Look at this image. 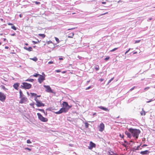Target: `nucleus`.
Returning <instances> with one entry per match:
<instances>
[{
	"instance_id": "nucleus-56",
	"label": "nucleus",
	"mask_w": 155,
	"mask_h": 155,
	"mask_svg": "<svg viewBox=\"0 0 155 155\" xmlns=\"http://www.w3.org/2000/svg\"><path fill=\"white\" fill-rule=\"evenodd\" d=\"M19 16L20 18H21L22 16V15L20 14L19 15Z\"/></svg>"
},
{
	"instance_id": "nucleus-37",
	"label": "nucleus",
	"mask_w": 155,
	"mask_h": 155,
	"mask_svg": "<svg viewBox=\"0 0 155 155\" xmlns=\"http://www.w3.org/2000/svg\"><path fill=\"white\" fill-rule=\"evenodd\" d=\"M110 58V57H107L105 58L104 59V60L106 61H107Z\"/></svg>"
},
{
	"instance_id": "nucleus-59",
	"label": "nucleus",
	"mask_w": 155,
	"mask_h": 155,
	"mask_svg": "<svg viewBox=\"0 0 155 155\" xmlns=\"http://www.w3.org/2000/svg\"><path fill=\"white\" fill-rule=\"evenodd\" d=\"M122 145L125 147H126V145L124 144H122Z\"/></svg>"
},
{
	"instance_id": "nucleus-11",
	"label": "nucleus",
	"mask_w": 155,
	"mask_h": 155,
	"mask_svg": "<svg viewBox=\"0 0 155 155\" xmlns=\"http://www.w3.org/2000/svg\"><path fill=\"white\" fill-rule=\"evenodd\" d=\"M36 104L38 107H40L41 106L44 107L45 106V104L42 103L41 101H40L37 102Z\"/></svg>"
},
{
	"instance_id": "nucleus-52",
	"label": "nucleus",
	"mask_w": 155,
	"mask_h": 155,
	"mask_svg": "<svg viewBox=\"0 0 155 155\" xmlns=\"http://www.w3.org/2000/svg\"><path fill=\"white\" fill-rule=\"evenodd\" d=\"M147 145L146 144H144L142 146V147H143L145 146H147Z\"/></svg>"
},
{
	"instance_id": "nucleus-44",
	"label": "nucleus",
	"mask_w": 155,
	"mask_h": 155,
	"mask_svg": "<svg viewBox=\"0 0 155 155\" xmlns=\"http://www.w3.org/2000/svg\"><path fill=\"white\" fill-rule=\"evenodd\" d=\"M55 39L56 41L57 42H58V41H59V39L56 37L55 38Z\"/></svg>"
},
{
	"instance_id": "nucleus-36",
	"label": "nucleus",
	"mask_w": 155,
	"mask_h": 155,
	"mask_svg": "<svg viewBox=\"0 0 155 155\" xmlns=\"http://www.w3.org/2000/svg\"><path fill=\"white\" fill-rule=\"evenodd\" d=\"M76 28H77V27H74V28H69V29H68V30H73V29H75Z\"/></svg>"
},
{
	"instance_id": "nucleus-54",
	"label": "nucleus",
	"mask_w": 155,
	"mask_h": 155,
	"mask_svg": "<svg viewBox=\"0 0 155 155\" xmlns=\"http://www.w3.org/2000/svg\"><path fill=\"white\" fill-rule=\"evenodd\" d=\"M43 113L46 116L47 115V112H45V113Z\"/></svg>"
},
{
	"instance_id": "nucleus-16",
	"label": "nucleus",
	"mask_w": 155,
	"mask_h": 155,
	"mask_svg": "<svg viewBox=\"0 0 155 155\" xmlns=\"http://www.w3.org/2000/svg\"><path fill=\"white\" fill-rule=\"evenodd\" d=\"M24 49L26 50H27L29 51H31L32 50V48L31 47H29L28 48H27L26 47H24Z\"/></svg>"
},
{
	"instance_id": "nucleus-27",
	"label": "nucleus",
	"mask_w": 155,
	"mask_h": 155,
	"mask_svg": "<svg viewBox=\"0 0 155 155\" xmlns=\"http://www.w3.org/2000/svg\"><path fill=\"white\" fill-rule=\"evenodd\" d=\"M118 48H114V49H113L112 50H110V51H111V52L114 51H116V50H117V49Z\"/></svg>"
},
{
	"instance_id": "nucleus-60",
	"label": "nucleus",
	"mask_w": 155,
	"mask_h": 155,
	"mask_svg": "<svg viewBox=\"0 0 155 155\" xmlns=\"http://www.w3.org/2000/svg\"><path fill=\"white\" fill-rule=\"evenodd\" d=\"M15 35V33H14V34H12L11 35V36H14Z\"/></svg>"
},
{
	"instance_id": "nucleus-13",
	"label": "nucleus",
	"mask_w": 155,
	"mask_h": 155,
	"mask_svg": "<svg viewBox=\"0 0 155 155\" xmlns=\"http://www.w3.org/2000/svg\"><path fill=\"white\" fill-rule=\"evenodd\" d=\"M19 83H16L15 84L13 85V87L15 89L17 90L18 88V87L19 86Z\"/></svg>"
},
{
	"instance_id": "nucleus-20",
	"label": "nucleus",
	"mask_w": 155,
	"mask_h": 155,
	"mask_svg": "<svg viewBox=\"0 0 155 155\" xmlns=\"http://www.w3.org/2000/svg\"><path fill=\"white\" fill-rule=\"evenodd\" d=\"M38 35L40 36H41L43 38H44L45 37V34H39Z\"/></svg>"
},
{
	"instance_id": "nucleus-34",
	"label": "nucleus",
	"mask_w": 155,
	"mask_h": 155,
	"mask_svg": "<svg viewBox=\"0 0 155 155\" xmlns=\"http://www.w3.org/2000/svg\"><path fill=\"white\" fill-rule=\"evenodd\" d=\"M27 142L28 143H31V142L30 140H27Z\"/></svg>"
},
{
	"instance_id": "nucleus-57",
	"label": "nucleus",
	"mask_w": 155,
	"mask_h": 155,
	"mask_svg": "<svg viewBox=\"0 0 155 155\" xmlns=\"http://www.w3.org/2000/svg\"><path fill=\"white\" fill-rule=\"evenodd\" d=\"M59 59L60 60H63V59L62 58H59Z\"/></svg>"
},
{
	"instance_id": "nucleus-63",
	"label": "nucleus",
	"mask_w": 155,
	"mask_h": 155,
	"mask_svg": "<svg viewBox=\"0 0 155 155\" xmlns=\"http://www.w3.org/2000/svg\"><path fill=\"white\" fill-rule=\"evenodd\" d=\"M42 75H43V76H45V74H44V72H43L42 73Z\"/></svg>"
},
{
	"instance_id": "nucleus-32",
	"label": "nucleus",
	"mask_w": 155,
	"mask_h": 155,
	"mask_svg": "<svg viewBox=\"0 0 155 155\" xmlns=\"http://www.w3.org/2000/svg\"><path fill=\"white\" fill-rule=\"evenodd\" d=\"M40 75V74H36L33 75V76L34 77H38V76H39Z\"/></svg>"
},
{
	"instance_id": "nucleus-41",
	"label": "nucleus",
	"mask_w": 155,
	"mask_h": 155,
	"mask_svg": "<svg viewBox=\"0 0 155 155\" xmlns=\"http://www.w3.org/2000/svg\"><path fill=\"white\" fill-rule=\"evenodd\" d=\"M35 3H36V4L38 5V4H40V2H39L36 1L35 2Z\"/></svg>"
},
{
	"instance_id": "nucleus-50",
	"label": "nucleus",
	"mask_w": 155,
	"mask_h": 155,
	"mask_svg": "<svg viewBox=\"0 0 155 155\" xmlns=\"http://www.w3.org/2000/svg\"><path fill=\"white\" fill-rule=\"evenodd\" d=\"M101 3L103 4H105L106 3V2H102Z\"/></svg>"
},
{
	"instance_id": "nucleus-47",
	"label": "nucleus",
	"mask_w": 155,
	"mask_h": 155,
	"mask_svg": "<svg viewBox=\"0 0 155 155\" xmlns=\"http://www.w3.org/2000/svg\"><path fill=\"white\" fill-rule=\"evenodd\" d=\"M91 87V86H89L86 88V90H87Z\"/></svg>"
},
{
	"instance_id": "nucleus-26",
	"label": "nucleus",
	"mask_w": 155,
	"mask_h": 155,
	"mask_svg": "<svg viewBox=\"0 0 155 155\" xmlns=\"http://www.w3.org/2000/svg\"><path fill=\"white\" fill-rule=\"evenodd\" d=\"M1 87L2 89L5 90V91H6L7 90V89L6 88H5V87L4 85H2Z\"/></svg>"
},
{
	"instance_id": "nucleus-5",
	"label": "nucleus",
	"mask_w": 155,
	"mask_h": 155,
	"mask_svg": "<svg viewBox=\"0 0 155 155\" xmlns=\"http://www.w3.org/2000/svg\"><path fill=\"white\" fill-rule=\"evenodd\" d=\"M44 87L46 88L45 91L48 93H54L53 91L52 90L51 88L49 85H44Z\"/></svg>"
},
{
	"instance_id": "nucleus-9",
	"label": "nucleus",
	"mask_w": 155,
	"mask_h": 155,
	"mask_svg": "<svg viewBox=\"0 0 155 155\" xmlns=\"http://www.w3.org/2000/svg\"><path fill=\"white\" fill-rule=\"evenodd\" d=\"M95 144L92 142L91 141L90 143V146L88 147V148L89 149L91 150L93 147H95Z\"/></svg>"
},
{
	"instance_id": "nucleus-3",
	"label": "nucleus",
	"mask_w": 155,
	"mask_h": 155,
	"mask_svg": "<svg viewBox=\"0 0 155 155\" xmlns=\"http://www.w3.org/2000/svg\"><path fill=\"white\" fill-rule=\"evenodd\" d=\"M22 84L23 85H21V87L22 88L29 89L31 87V85L30 84L26 82L22 83Z\"/></svg>"
},
{
	"instance_id": "nucleus-38",
	"label": "nucleus",
	"mask_w": 155,
	"mask_h": 155,
	"mask_svg": "<svg viewBox=\"0 0 155 155\" xmlns=\"http://www.w3.org/2000/svg\"><path fill=\"white\" fill-rule=\"evenodd\" d=\"M140 40H136L135 41V43H139V42H140Z\"/></svg>"
},
{
	"instance_id": "nucleus-31",
	"label": "nucleus",
	"mask_w": 155,
	"mask_h": 155,
	"mask_svg": "<svg viewBox=\"0 0 155 155\" xmlns=\"http://www.w3.org/2000/svg\"><path fill=\"white\" fill-rule=\"evenodd\" d=\"M114 79V78H111L110 80H109V81H108V84H109L111 82V81L113 80Z\"/></svg>"
},
{
	"instance_id": "nucleus-55",
	"label": "nucleus",
	"mask_w": 155,
	"mask_h": 155,
	"mask_svg": "<svg viewBox=\"0 0 155 155\" xmlns=\"http://www.w3.org/2000/svg\"><path fill=\"white\" fill-rule=\"evenodd\" d=\"M8 25H12L13 24L11 23H9L8 24Z\"/></svg>"
},
{
	"instance_id": "nucleus-23",
	"label": "nucleus",
	"mask_w": 155,
	"mask_h": 155,
	"mask_svg": "<svg viewBox=\"0 0 155 155\" xmlns=\"http://www.w3.org/2000/svg\"><path fill=\"white\" fill-rule=\"evenodd\" d=\"M85 127L86 128H87L88 127L89 124L88 123H87L86 122L85 123Z\"/></svg>"
},
{
	"instance_id": "nucleus-39",
	"label": "nucleus",
	"mask_w": 155,
	"mask_h": 155,
	"mask_svg": "<svg viewBox=\"0 0 155 155\" xmlns=\"http://www.w3.org/2000/svg\"><path fill=\"white\" fill-rule=\"evenodd\" d=\"M99 67H96L95 68V70H96V71H97L98 70H99Z\"/></svg>"
},
{
	"instance_id": "nucleus-14",
	"label": "nucleus",
	"mask_w": 155,
	"mask_h": 155,
	"mask_svg": "<svg viewBox=\"0 0 155 155\" xmlns=\"http://www.w3.org/2000/svg\"><path fill=\"white\" fill-rule=\"evenodd\" d=\"M149 152L147 150H146L144 151H141L140 153L142 154H146L148 153Z\"/></svg>"
},
{
	"instance_id": "nucleus-6",
	"label": "nucleus",
	"mask_w": 155,
	"mask_h": 155,
	"mask_svg": "<svg viewBox=\"0 0 155 155\" xmlns=\"http://www.w3.org/2000/svg\"><path fill=\"white\" fill-rule=\"evenodd\" d=\"M39 77L38 79V82L40 83L41 84L42 82V81L45 80V76H44L40 75L39 76Z\"/></svg>"
},
{
	"instance_id": "nucleus-12",
	"label": "nucleus",
	"mask_w": 155,
	"mask_h": 155,
	"mask_svg": "<svg viewBox=\"0 0 155 155\" xmlns=\"http://www.w3.org/2000/svg\"><path fill=\"white\" fill-rule=\"evenodd\" d=\"M125 133L127 136L128 137L130 138L131 137L132 135L131 134L127 131H126L125 132Z\"/></svg>"
},
{
	"instance_id": "nucleus-29",
	"label": "nucleus",
	"mask_w": 155,
	"mask_h": 155,
	"mask_svg": "<svg viewBox=\"0 0 155 155\" xmlns=\"http://www.w3.org/2000/svg\"><path fill=\"white\" fill-rule=\"evenodd\" d=\"M35 100L36 102V103L38 102V101H39L37 99V97H35Z\"/></svg>"
},
{
	"instance_id": "nucleus-51",
	"label": "nucleus",
	"mask_w": 155,
	"mask_h": 155,
	"mask_svg": "<svg viewBox=\"0 0 155 155\" xmlns=\"http://www.w3.org/2000/svg\"><path fill=\"white\" fill-rule=\"evenodd\" d=\"M152 101H153V100L152 99H151L150 101H147V103H149V102Z\"/></svg>"
},
{
	"instance_id": "nucleus-21",
	"label": "nucleus",
	"mask_w": 155,
	"mask_h": 155,
	"mask_svg": "<svg viewBox=\"0 0 155 155\" xmlns=\"http://www.w3.org/2000/svg\"><path fill=\"white\" fill-rule=\"evenodd\" d=\"M70 35L68 36V38H72L74 36V34L73 33H71L69 34Z\"/></svg>"
},
{
	"instance_id": "nucleus-62",
	"label": "nucleus",
	"mask_w": 155,
	"mask_h": 155,
	"mask_svg": "<svg viewBox=\"0 0 155 155\" xmlns=\"http://www.w3.org/2000/svg\"><path fill=\"white\" fill-rule=\"evenodd\" d=\"M8 47H7V46H5V49H8Z\"/></svg>"
},
{
	"instance_id": "nucleus-45",
	"label": "nucleus",
	"mask_w": 155,
	"mask_h": 155,
	"mask_svg": "<svg viewBox=\"0 0 155 155\" xmlns=\"http://www.w3.org/2000/svg\"><path fill=\"white\" fill-rule=\"evenodd\" d=\"M108 13V12H107L106 13H103V14H101V15H100V16H101V15H105L107 14Z\"/></svg>"
},
{
	"instance_id": "nucleus-2",
	"label": "nucleus",
	"mask_w": 155,
	"mask_h": 155,
	"mask_svg": "<svg viewBox=\"0 0 155 155\" xmlns=\"http://www.w3.org/2000/svg\"><path fill=\"white\" fill-rule=\"evenodd\" d=\"M128 130L131 133L133 137H135L137 139L138 138L139 134L140 131L139 130L130 128L128 129Z\"/></svg>"
},
{
	"instance_id": "nucleus-35",
	"label": "nucleus",
	"mask_w": 155,
	"mask_h": 155,
	"mask_svg": "<svg viewBox=\"0 0 155 155\" xmlns=\"http://www.w3.org/2000/svg\"><path fill=\"white\" fill-rule=\"evenodd\" d=\"M25 150H28L29 151H31V149H30V148H27V147L25 148Z\"/></svg>"
},
{
	"instance_id": "nucleus-10",
	"label": "nucleus",
	"mask_w": 155,
	"mask_h": 155,
	"mask_svg": "<svg viewBox=\"0 0 155 155\" xmlns=\"http://www.w3.org/2000/svg\"><path fill=\"white\" fill-rule=\"evenodd\" d=\"M99 127V130L101 132H102L104 129V125L103 123H102L100 124Z\"/></svg>"
},
{
	"instance_id": "nucleus-18",
	"label": "nucleus",
	"mask_w": 155,
	"mask_h": 155,
	"mask_svg": "<svg viewBox=\"0 0 155 155\" xmlns=\"http://www.w3.org/2000/svg\"><path fill=\"white\" fill-rule=\"evenodd\" d=\"M141 115H145L146 114V112L143 110V108L142 109V111L140 112Z\"/></svg>"
},
{
	"instance_id": "nucleus-4",
	"label": "nucleus",
	"mask_w": 155,
	"mask_h": 155,
	"mask_svg": "<svg viewBox=\"0 0 155 155\" xmlns=\"http://www.w3.org/2000/svg\"><path fill=\"white\" fill-rule=\"evenodd\" d=\"M37 114L39 119L41 121L43 122L47 121L48 120L47 118L44 117L40 113H38Z\"/></svg>"
},
{
	"instance_id": "nucleus-7",
	"label": "nucleus",
	"mask_w": 155,
	"mask_h": 155,
	"mask_svg": "<svg viewBox=\"0 0 155 155\" xmlns=\"http://www.w3.org/2000/svg\"><path fill=\"white\" fill-rule=\"evenodd\" d=\"M20 99H21L19 101V103L20 104L25 103V102H26L27 101V98L25 97H22L21 98H20Z\"/></svg>"
},
{
	"instance_id": "nucleus-33",
	"label": "nucleus",
	"mask_w": 155,
	"mask_h": 155,
	"mask_svg": "<svg viewBox=\"0 0 155 155\" xmlns=\"http://www.w3.org/2000/svg\"><path fill=\"white\" fill-rule=\"evenodd\" d=\"M32 42L33 43L35 44H37L38 43V42H39V41L38 40V41H33Z\"/></svg>"
},
{
	"instance_id": "nucleus-58",
	"label": "nucleus",
	"mask_w": 155,
	"mask_h": 155,
	"mask_svg": "<svg viewBox=\"0 0 155 155\" xmlns=\"http://www.w3.org/2000/svg\"><path fill=\"white\" fill-rule=\"evenodd\" d=\"M52 43V42L51 41H48V43L49 44V43Z\"/></svg>"
},
{
	"instance_id": "nucleus-28",
	"label": "nucleus",
	"mask_w": 155,
	"mask_h": 155,
	"mask_svg": "<svg viewBox=\"0 0 155 155\" xmlns=\"http://www.w3.org/2000/svg\"><path fill=\"white\" fill-rule=\"evenodd\" d=\"M11 28L13 30H16V27L14 26H13L11 27Z\"/></svg>"
},
{
	"instance_id": "nucleus-1",
	"label": "nucleus",
	"mask_w": 155,
	"mask_h": 155,
	"mask_svg": "<svg viewBox=\"0 0 155 155\" xmlns=\"http://www.w3.org/2000/svg\"><path fill=\"white\" fill-rule=\"evenodd\" d=\"M63 107L59 111L55 112L56 114H59L63 113H66L68 112L69 109L71 107V106L69 105L66 102H63L62 104Z\"/></svg>"
},
{
	"instance_id": "nucleus-25",
	"label": "nucleus",
	"mask_w": 155,
	"mask_h": 155,
	"mask_svg": "<svg viewBox=\"0 0 155 155\" xmlns=\"http://www.w3.org/2000/svg\"><path fill=\"white\" fill-rule=\"evenodd\" d=\"M36 110H37L40 111H41L43 113H45V110L44 109H36Z\"/></svg>"
},
{
	"instance_id": "nucleus-40",
	"label": "nucleus",
	"mask_w": 155,
	"mask_h": 155,
	"mask_svg": "<svg viewBox=\"0 0 155 155\" xmlns=\"http://www.w3.org/2000/svg\"><path fill=\"white\" fill-rule=\"evenodd\" d=\"M130 48H129L128 50L125 53V54H126L130 50Z\"/></svg>"
},
{
	"instance_id": "nucleus-22",
	"label": "nucleus",
	"mask_w": 155,
	"mask_h": 155,
	"mask_svg": "<svg viewBox=\"0 0 155 155\" xmlns=\"http://www.w3.org/2000/svg\"><path fill=\"white\" fill-rule=\"evenodd\" d=\"M34 81V79H28L25 80V81H29L32 82Z\"/></svg>"
},
{
	"instance_id": "nucleus-24",
	"label": "nucleus",
	"mask_w": 155,
	"mask_h": 155,
	"mask_svg": "<svg viewBox=\"0 0 155 155\" xmlns=\"http://www.w3.org/2000/svg\"><path fill=\"white\" fill-rule=\"evenodd\" d=\"M30 94H31L32 96L36 97L37 94L35 93H30Z\"/></svg>"
},
{
	"instance_id": "nucleus-48",
	"label": "nucleus",
	"mask_w": 155,
	"mask_h": 155,
	"mask_svg": "<svg viewBox=\"0 0 155 155\" xmlns=\"http://www.w3.org/2000/svg\"><path fill=\"white\" fill-rule=\"evenodd\" d=\"M104 80V79H102V78H101L99 79V81H101V82H102Z\"/></svg>"
},
{
	"instance_id": "nucleus-53",
	"label": "nucleus",
	"mask_w": 155,
	"mask_h": 155,
	"mask_svg": "<svg viewBox=\"0 0 155 155\" xmlns=\"http://www.w3.org/2000/svg\"><path fill=\"white\" fill-rule=\"evenodd\" d=\"M152 18H150L148 20V21H150L151 20H152Z\"/></svg>"
},
{
	"instance_id": "nucleus-8",
	"label": "nucleus",
	"mask_w": 155,
	"mask_h": 155,
	"mask_svg": "<svg viewBox=\"0 0 155 155\" xmlns=\"http://www.w3.org/2000/svg\"><path fill=\"white\" fill-rule=\"evenodd\" d=\"M5 99V96L4 94L2 92H0V100L3 101H4Z\"/></svg>"
},
{
	"instance_id": "nucleus-15",
	"label": "nucleus",
	"mask_w": 155,
	"mask_h": 155,
	"mask_svg": "<svg viewBox=\"0 0 155 155\" xmlns=\"http://www.w3.org/2000/svg\"><path fill=\"white\" fill-rule=\"evenodd\" d=\"M99 108H100L102 109V110H105L106 111H109V110H108V109L107 108H106L104 107L100 106L99 107Z\"/></svg>"
},
{
	"instance_id": "nucleus-61",
	"label": "nucleus",
	"mask_w": 155,
	"mask_h": 155,
	"mask_svg": "<svg viewBox=\"0 0 155 155\" xmlns=\"http://www.w3.org/2000/svg\"><path fill=\"white\" fill-rule=\"evenodd\" d=\"M149 88V87H146V88H145V89H144V90H147V89H148Z\"/></svg>"
},
{
	"instance_id": "nucleus-46",
	"label": "nucleus",
	"mask_w": 155,
	"mask_h": 155,
	"mask_svg": "<svg viewBox=\"0 0 155 155\" xmlns=\"http://www.w3.org/2000/svg\"><path fill=\"white\" fill-rule=\"evenodd\" d=\"M53 62L52 61H50L48 62V64H53Z\"/></svg>"
},
{
	"instance_id": "nucleus-17",
	"label": "nucleus",
	"mask_w": 155,
	"mask_h": 155,
	"mask_svg": "<svg viewBox=\"0 0 155 155\" xmlns=\"http://www.w3.org/2000/svg\"><path fill=\"white\" fill-rule=\"evenodd\" d=\"M20 97L19 98H21L22 97H24V95L23 94L22 91L21 90L19 91Z\"/></svg>"
},
{
	"instance_id": "nucleus-64",
	"label": "nucleus",
	"mask_w": 155,
	"mask_h": 155,
	"mask_svg": "<svg viewBox=\"0 0 155 155\" xmlns=\"http://www.w3.org/2000/svg\"><path fill=\"white\" fill-rule=\"evenodd\" d=\"M120 2H122V1L121 0H119L118 2V3H119Z\"/></svg>"
},
{
	"instance_id": "nucleus-42",
	"label": "nucleus",
	"mask_w": 155,
	"mask_h": 155,
	"mask_svg": "<svg viewBox=\"0 0 155 155\" xmlns=\"http://www.w3.org/2000/svg\"><path fill=\"white\" fill-rule=\"evenodd\" d=\"M135 87L134 86V87H133L132 88H131V89H130V91H132L133 89H134L135 88Z\"/></svg>"
},
{
	"instance_id": "nucleus-49",
	"label": "nucleus",
	"mask_w": 155,
	"mask_h": 155,
	"mask_svg": "<svg viewBox=\"0 0 155 155\" xmlns=\"http://www.w3.org/2000/svg\"><path fill=\"white\" fill-rule=\"evenodd\" d=\"M56 71L57 72H59L61 71L59 70H56Z\"/></svg>"
},
{
	"instance_id": "nucleus-43",
	"label": "nucleus",
	"mask_w": 155,
	"mask_h": 155,
	"mask_svg": "<svg viewBox=\"0 0 155 155\" xmlns=\"http://www.w3.org/2000/svg\"><path fill=\"white\" fill-rule=\"evenodd\" d=\"M139 148H140V146H137V147L136 149V150H139Z\"/></svg>"
},
{
	"instance_id": "nucleus-19",
	"label": "nucleus",
	"mask_w": 155,
	"mask_h": 155,
	"mask_svg": "<svg viewBox=\"0 0 155 155\" xmlns=\"http://www.w3.org/2000/svg\"><path fill=\"white\" fill-rule=\"evenodd\" d=\"M30 59L31 60H33V61H36L38 60L37 58L35 57H34L33 58H30Z\"/></svg>"
},
{
	"instance_id": "nucleus-30",
	"label": "nucleus",
	"mask_w": 155,
	"mask_h": 155,
	"mask_svg": "<svg viewBox=\"0 0 155 155\" xmlns=\"http://www.w3.org/2000/svg\"><path fill=\"white\" fill-rule=\"evenodd\" d=\"M34 104H35V103H34V102L30 103V106H33V107L34 108H35L33 106L34 105Z\"/></svg>"
}]
</instances>
